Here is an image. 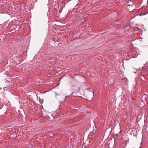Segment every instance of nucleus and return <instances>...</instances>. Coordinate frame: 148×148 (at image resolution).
<instances>
[{"mask_svg": "<svg viewBox=\"0 0 148 148\" xmlns=\"http://www.w3.org/2000/svg\"><path fill=\"white\" fill-rule=\"evenodd\" d=\"M93 93L92 91L89 92L88 94L86 99L89 101L91 100L93 97Z\"/></svg>", "mask_w": 148, "mask_h": 148, "instance_id": "nucleus-1", "label": "nucleus"}, {"mask_svg": "<svg viewBox=\"0 0 148 148\" xmlns=\"http://www.w3.org/2000/svg\"><path fill=\"white\" fill-rule=\"evenodd\" d=\"M97 131V128L95 127H93V130L91 131V132L90 133V134H94L96 133Z\"/></svg>", "mask_w": 148, "mask_h": 148, "instance_id": "nucleus-2", "label": "nucleus"}, {"mask_svg": "<svg viewBox=\"0 0 148 148\" xmlns=\"http://www.w3.org/2000/svg\"><path fill=\"white\" fill-rule=\"evenodd\" d=\"M128 4L129 5H132L133 4V2L132 1H130L128 2Z\"/></svg>", "mask_w": 148, "mask_h": 148, "instance_id": "nucleus-3", "label": "nucleus"}]
</instances>
